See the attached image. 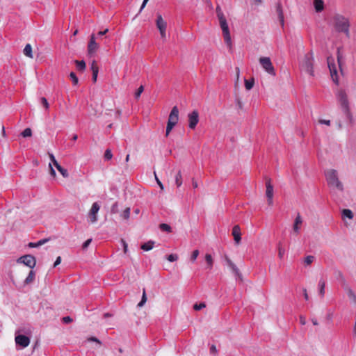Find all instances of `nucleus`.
<instances>
[{"instance_id": "1", "label": "nucleus", "mask_w": 356, "mask_h": 356, "mask_svg": "<svg viewBox=\"0 0 356 356\" xmlns=\"http://www.w3.org/2000/svg\"><path fill=\"white\" fill-rule=\"evenodd\" d=\"M331 23L335 32L343 33L346 38H350V23L348 17L337 13L332 17Z\"/></svg>"}, {"instance_id": "2", "label": "nucleus", "mask_w": 356, "mask_h": 356, "mask_svg": "<svg viewBox=\"0 0 356 356\" xmlns=\"http://www.w3.org/2000/svg\"><path fill=\"white\" fill-rule=\"evenodd\" d=\"M216 11L222 31L225 42L230 48L232 47V39L226 18L220 6H217Z\"/></svg>"}, {"instance_id": "3", "label": "nucleus", "mask_w": 356, "mask_h": 356, "mask_svg": "<svg viewBox=\"0 0 356 356\" xmlns=\"http://www.w3.org/2000/svg\"><path fill=\"white\" fill-rule=\"evenodd\" d=\"M336 98L339 103L342 111L346 115L347 118L352 122L353 115L350 111L349 102L348 99V95L345 90L340 89L338 90L335 94Z\"/></svg>"}, {"instance_id": "4", "label": "nucleus", "mask_w": 356, "mask_h": 356, "mask_svg": "<svg viewBox=\"0 0 356 356\" xmlns=\"http://www.w3.org/2000/svg\"><path fill=\"white\" fill-rule=\"evenodd\" d=\"M325 175L327 184L330 187L338 189L340 191H343V186L339 181L338 177V173L336 170L330 169L325 171Z\"/></svg>"}, {"instance_id": "5", "label": "nucleus", "mask_w": 356, "mask_h": 356, "mask_svg": "<svg viewBox=\"0 0 356 356\" xmlns=\"http://www.w3.org/2000/svg\"><path fill=\"white\" fill-rule=\"evenodd\" d=\"M259 63L264 70L268 74L272 76L276 75L275 68L269 57H261L259 58Z\"/></svg>"}, {"instance_id": "6", "label": "nucleus", "mask_w": 356, "mask_h": 356, "mask_svg": "<svg viewBox=\"0 0 356 356\" xmlns=\"http://www.w3.org/2000/svg\"><path fill=\"white\" fill-rule=\"evenodd\" d=\"M17 262L19 264H23L31 268H33L36 265L35 258L31 254H26L20 257L17 260Z\"/></svg>"}, {"instance_id": "7", "label": "nucleus", "mask_w": 356, "mask_h": 356, "mask_svg": "<svg viewBox=\"0 0 356 356\" xmlns=\"http://www.w3.org/2000/svg\"><path fill=\"white\" fill-rule=\"evenodd\" d=\"M302 67L310 75H313V56L312 54H307L302 62Z\"/></svg>"}, {"instance_id": "8", "label": "nucleus", "mask_w": 356, "mask_h": 356, "mask_svg": "<svg viewBox=\"0 0 356 356\" xmlns=\"http://www.w3.org/2000/svg\"><path fill=\"white\" fill-rule=\"evenodd\" d=\"M100 209V205L98 202H94L88 212V219L91 223H95L98 220V212Z\"/></svg>"}, {"instance_id": "9", "label": "nucleus", "mask_w": 356, "mask_h": 356, "mask_svg": "<svg viewBox=\"0 0 356 356\" xmlns=\"http://www.w3.org/2000/svg\"><path fill=\"white\" fill-rule=\"evenodd\" d=\"M327 65H328V67H329V70L330 72V75L332 79V81L335 83L338 84L339 81H338L337 66H336V65L334 62V59L332 58H331V57L327 58Z\"/></svg>"}, {"instance_id": "10", "label": "nucleus", "mask_w": 356, "mask_h": 356, "mask_svg": "<svg viewBox=\"0 0 356 356\" xmlns=\"http://www.w3.org/2000/svg\"><path fill=\"white\" fill-rule=\"evenodd\" d=\"M156 26H157L158 29L159 30L161 38L165 39L167 24H166L165 21L163 20V19L161 15H157V19H156Z\"/></svg>"}, {"instance_id": "11", "label": "nucleus", "mask_w": 356, "mask_h": 356, "mask_svg": "<svg viewBox=\"0 0 356 356\" xmlns=\"http://www.w3.org/2000/svg\"><path fill=\"white\" fill-rule=\"evenodd\" d=\"M303 222V219L300 214L298 213L294 220L291 234L298 236L300 233L301 227Z\"/></svg>"}, {"instance_id": "12", "label": "nucleus", "mask_w": 356, "mask_h": 356, "mask_svg": "<svg viewBox=\"0 0 356 356\" xmlns=\"http://www.w3.org/2000/svg\"><path fill=\"white\" fill-rule=\"evenodd\" d=\"M188 127L190 129H193L197 126L199 122V114L197 111H193L188 114Z\"/></svg>"}, {"instance_id": "13", "label": "nucleus", "mask_w": 356, "mask_h": 356, "mask_svg": "<svg viewBox=\"0 0 356 356\" xmlns=\"http://www.w3.org/2000/svg\"><path fill=\"white\" fill-rule=\"evenodd\" d=\"M15 341L17 345L20 346L23 348L27 347L30 343L29 337L23 334L15 336Z\"/></svg>"}, {"instance_id": "14", "label": "nucleus", "mask_w": 356, "mask_h": 356, "mask_svg": "<svg viewBox=\"0 0 356 356\" xmlns=\"http://www.w3.org/2000/svg\"><path fill=\"white\" fill-rule=\"evenodd\" d=\"M266 195L267 197L268 204L270 206H272L273 204V186H272V184L270 183V180H268L266 182Z\"/></svg>"}, {"instance_id": "15", "label": "nucleus", "mask_w": 356, "mask_h": 356, "mask_svg": "<svg viewBox=\"0 0 356 356\" xmlns=\"http://www.w3.org/2000/svg\"><path fill=\"white\" fill-rule=\"evenodd\" d=\"M179 120V109L175 106L169 115L168 122L176 125Z\"/></svg>"}, {"instance_id": "16", "label": "nucleus", "mask_w": 356, "mask_h": 356, "mask_svg": "<svg viewBox=\"0 0 356 356\" xmlns=\"http://www.w3.org/2000/svg\"><path fill=\"white\" fill-rule=\"evenodd\" d=\"M98 49V44L95 41V35L92 34L90 36V40L88 45V51L90 55L95 54V52Z\"/></svg>"}, {"instance_id": "17", "label": "nucleus", "mask_w": 356, "mask_h": 356, "mask_svg": "<svg viewBox=\"0 0 356 356\" xmlns=\"http://www.w3.org/2000/svg\"><path fill=\"white\" fill-rule=\"evenodd\" d=\"M232 235L234 236V239L236 243L238 244L241 240V229L238 225L234 226L232 229Z\"/></svg>"}, {"instance_id": "18", "label": "nucleus", "mask_w": 356, "mask_h": 356, "mask_svg": "<svg viewBox=\"0 0 356 356\" xmlns=\"http://www.w3.org/2000/svg\"><path fill=\"white\" fill-rule=\"evenodd\" d=\"M277 13L278 15V18H279L280 24L283 27L284 25V17L282 8V6H280V4H278L277 6Z\"/></svg>"}, {"instance_id": "19", "label": "nucleus", "mask_w": 356, "mask_h": 356, "mask_svg": "<svg viewBox=\"0 0 356 356\" xmlns=\"http://www.w3.org/2000/svg\"><path fill=\"white\" fill-rule=\"evenodd\" d=\"M314 6L316 12H321L324 8V2L322 0H314Z\"/></svg>"}, {"instance_id": "20", "label": "nucleus", "mask_w": 356, "mask_h": 356, "mask_svg": "<svg viewBox=\"0 0 356 356\" xmlns=\"http://www.w3.org/2000/svg\"><path fill=\"white\" fill-rule=\"evenodd\" d=\"M325 282L323 279H321L318 282V293L321 297L325 296Z\"/></svg>"}, {"instance_id": "21", "label": "nucleus", "mask_w": 356, "mask_h": 356, "mask_svg": "<svg viewBox=\"0 0 356 356\" xmlns=\"http://www.w3.org/2000/svg\"><path fill=\"white\" fill-rule=\"evenodd\" d=\"M35 271L31 270L24 280V284H29L33 282L35 280Z\"/></svg>"}, {"instance_id": "22", "label": "nucleus", "mask_w": 356, "mask_h": 356, "mask_svg": "<svg viewBox=\"0 0 356 356\" xmlns=\"http://www.w3.org/2000/svg\"><path fill=\"white\" fill-rule=\"evenodd\" d=\"M227 264L229 266V268L232 270L233 273L236 275L239 276L240 272H239L238 268L236 267V266L230 259H227Z\"/></svg>"}, {"instance_id": "23", "label": "nucleus", "mask_w": 356, "mask_h": 356, "mask_svg": "<svg viewBox=\"0 0 356 356\" xmlns=\"http://www.w3.org/2000/svg\"><path fill=\"white\" fill-rule=\"evenodd\" d=\"M154 241H149L141 245V249L143 250L144 251H149L154 248Z\"/></svg>"}, {"instance_id": "24", "label": "nucleus", "mask_w": 356, "mask_h": 356, "mask_svg": "<svg viewBox=\"0 0 356 356\" xmlns=\"http://www.w3.org/2000/svg\"><path fill=\"white\" fill-rule=\"evenodd\" d=\"M24 54L29 58H32L33 57L32 54V47L30 44H27L24 49Z\"/></svg>"}, {"instance_id": "25", "label": "nucleus", "mask_w": 356, "mask_h": 356, "mask_svg": "<svg viewBox=\"0 0 356 356\" xmlns=\"http://www.w3.org/2000/svg\"><path fill=\"white\" fill-rule=\"evenodd\" d=\"M205 261L207 264V268L211 270L213 267V259L212 258V256L210 254H206Z\"/></svg>"}, {"instance_id": "26", "label": "nucleus", "mask_w": 356, "mask_h": 356, "mask_svg": "<svg viewBox=\"0 0 356 356\" xmlns=\"http://www.w3.org/2000/svg\"><path fill=\"white\" fill-rule=\"evenodd\" d=\"M47 241H49V238L41 239L36 243H33V242L29 243V246L30 248H38L42 245H44Z\"/></svg>"}, {"instance_id": "27", "label": "nucleus", "mask_w": 356, "mask_h": 356, "mask_svg": "<svg viewBox=\"0 0 356 356\" xmlns=\"http://www.w3.org/2000/svg\"><path fill=\"white\" fill-rule=\"evenodd\" d=\"M56 169L58 170V172L62 175V176L65 178H67L69 177V173L67 170L63 168L59 163L56 164V166H55Z\"/></svg>"}, {"instance_id": "28", "label": "nucleus", "mask_w": 356, "mask_h": 356, "mask_svg": "<svg viewBox=\"0 0 356 356\" xmlns=\"http://www.w3.org/2000/svg\"><path fill=\"white\" fill-rule=\"evenodd\" d=\"M342 216L343 218H348L349 219H352L353 218V213L351 210L348 209H345L342 211Z\"/></svg>"}, {"instance_id": "29", "label": "nucleus", "mask_w": 356, "mask_h": 356, "mask_svg": "<svg viewBox=\"0 0 356 356\" xmlns=\"http://www.w3.org/2000/svg\"><path fill=\"white\" fill-rule=\"evenodd\" d=\"M254 84V79H251L249 80L245 79V87L246 90H251L253 88Z\"/></svg>"}, {"instance_id": "30", "label": "nucleus", "mask_w": 356, "mask_h": 356, "mask_svg": "<svg viewBox=\"0 0 356 356\" xmlns=\"http://www.w3.org/2000/svg\"><path fill=\"white\" fill-rule=\"evenodd\" d=\"M175 184L177 187H179L182 184V176L180 171H179L175 175Z\"/></svg>"}, {"instance_id": "31", "label": "nucleus", "mask_w": 356, "mask_h": 356, "mask_svg": "<svg viewBox=\"0 0 356 356\" xmlns=\"http://www.w3.org/2000/svg\"><path fill=\"white\" fill-rule=\"evenodd\" d=\"M75 63L76 65L77 70L80 71H83L86 69V63L83 60H75Z\"/></svg>"}, {"instance_id": "32", "label": "nucleus", "mask_w": 356, "mask_h": 356, "mask_svg": "<svg viewBox=\"0 0 356 356\" xmlns=\"http://www.w3.org/2000/svg\"><path fill=\"white\" fill-rule=\"evenodd\" d=\"M159 227L163 232H171V231H172L171 227L169 225L165 224V223H161L159 225Z\"/></svg>"}, {"instance_id": "33", "label": "nucleus", "mask_w": 356, "mask_h": 356, "mask_svg": "<svg viewBox=\"0 0 356 356\" xmlns=\"http://www.w3.org/2000/svg\"><path fill=\"white\" fill-rule=\"evenodd\" d=\"M70 78L71 79L72 81V83L73 85L76 86L78 84V82H79V79L76 75V74L73 72H72L70 74Z\"/></svg>"}, {"instance_id": "34", "label": "nucleus", "mask_w": 356, "mask_h": 356, "mask_svg": "<svg viewBox=\"0 0 356 356\" xmlns=\"http://www.w3.org/2000/svg\"><path fill=\"white\" fill-rule=\"evenodd\" d=\"M21 135L26 138V137H30L32 135V131L30 128H26L22 133Z\"/></svg>"}, {"instance_id": "35", "label": "nucleus", "mask_w": 356, "mask_h": 356, "mask_svg": "<svg viewBox=\"0 0 356 356\" xmlns=\"http://www.w3.org/2000/svg\"><path fill=\"white\" fill-rule=\"evenodd\" d=\"M314 257L312 255H308L305 258L304 263L305 265H309L314 261Z\"/></svg>"}, {"instance_id": "36", "label": "nucleus", "mask_w": 356, "mask_h": 356, "mask_svg": "<svg viewBox=\"0 0 356 356\" xmlns=\"http://www.w3.org/2000/svg\"><path fill=\"white\" fill-rule=\"evenodd\" d=\"M146 301H147V297H146V294H145V291L144 290L141 300L138 304V307H143L145 305V303L146 302Z\"/></svg>"}, {"instance_id": "37", "label": "nucleus", "mask_w": 356, "mask_h": 356, "mask_svg": "<svg viewBox=\"0 0 356 356\" xmlns=\"http://www.w3.org/2000/svg\"><path fill=\"white\" fill-rule=\"evenodd\" d=\"M198 255H199V250H194L192 252V254L191 256V262L194 263L196 261Z\"/></svg>"}, {"instance_id": "38", "label": "nucleus", "mask_w": 356, "mask_h": 356, "mask_svg": "<svg viewBox=\"0 0 356 356\" xmlns=\"http://www.w3.org/2000/svg\"><path fill=\"white\" fill-rule=\"evenodd\" d=\"M285 253V250L284 248L280 245L279 244V246H278V256L280 259H282L284 256Z\"/></svg>"}, {"instance_id": "39", "label": "nucleus", "mask_w": 356, "mask_h": 356, "mask_svg": "<svg viewBox=\"0 0 356 356\" xmlns=\"http://www.w3.org/2000/svg\"><path fill=\"white\" fill-rule=\"evenodd\" d=\"M167 259L170 262H173L178 259V256L176 254H170L168 256Z\"/></svg>"}, {"instance_id": "40", "label": "nucleus", "mask_w": 356, "mask_h": 356, "mask_svg": "<svg viewBox=\"0 0 356 356\" xmlns=\"http://www.w3.org/2000/svg\"><path fill=\"white\" fill-rule=\"evenodd\" d=\"M113 157V154L110 149H106L104 154V158L106 160H111Z\"/></svg>"}, {"instance_id": "41", "label": "nucleus", "mask_w": 356, "mask_h": 356, "mask_svg": "<svg viewBox=\"0 0 356 356\" xmlns=\"http://www.w3.org/2000/svg\"><path fill=\"white\" fill-rule=\"evenodd\" d=\"M206 307V305L203 302L202 303H200V304H195L193 305V309L196 311H199L203 308H204Z\"/></svg>"}, {"instance_id": "42", "label": "nucleus", "mask_w": 356, "mask_h": 356, "mask_svg": "<svg viewBox=\"0 0 356 356\" xmlns=\"http://www.w3.org/2000/svg\"><path fill=\"white\" fill-rule=\"evenodd\" d=\"M49 159L51 161V164H53L54 166H56V164H58V161H56L54 155L52 153L49 152L48 153Z\"/></svg>"}, {"instance_id": "43", "label": "nucleus", "mask_w": 356, "mask_h": 356, "mask_svg": "<svg viewBox=\"0 0 356 356\" xmlns=\"http://www.w3.org/2000/svg\"><path fill=\"white\" fill-rule=\"evenodd\" d=\"M175 125L172 124H170V123H167V127H166V133H165V136H168L169 135V134L170 133L171 130L173 129V127H175Z\"/></svg>"}, {"instance_id": "44", "label": "nucleus", "mask_w": 356, "mask_h": 356, "mask_svg": "<svg viewBox=\"0 0 356 356\" xmlns=\"http://www.w3.org/2000/svg\"><path fill=\"white\" fill-rule=\"evenodd\" d=\"M143 90H144V88H143V86H140L138 88L137 91H136V93H135V97H136V98H138V97H140V96L141 93L143 92Z\"/></svg>"}, {"instance_id": "45", "label": "nucleus", "mask_w": 356, "mask_h": 356, "mask_svg": "<svg viewBox=\"0 0 356 356\" xmlns=\"http://www.w3.org/2000/svg\"><path fill=\"white\" fill-rule=\"evenodd\" d=\"M41 104L45 107L46 109L49 108V103L45 97H42L40 99Z\"/></svg>"}, {"instance_id": "46", "label": "nucleus", "mask_w": 356, "mask_h": 356, "mask_svg": "<svg viewBox=\"0 0 356 356\" xmlns=\"http://www.w3.org/2000/svg\"><path fill=\"white\" fill-rule=\"evenodd\" d=\"M121 243H122V246H123L124 253V254H127V252H128V245H127V243H126V241L124 239L121 240Z\"/></svg>"}, {"instance_id": "47", "label": "nucleus", "mask_w": 356, "mask_h": 356, "mask_svg": "<svg viewBox=\"0 0 356 356\" xmlns=\"http://www.w3.org/2000/svg\"><path fill=\"white\" fill-rule=\"evenodd\" d=\"M210 353L213 355H216L217 353H218V350H217V348H216V346L215 345H211V347H210Z\"/></svg>"}, {"instance_id": "48", "label": "nucleus", "mask_w": 356, "mask_h": 356, "mask_svg": "<svg viewBox=\"0 0 356 356\" xmlns=\"http://www.w3.org/2000/svg\"><path fill=\"white\" fill-rule=\"evenodd\" d=\"M348 296L350 299H352L355 302H356V296L352 290L348 291Z\"/></svg>"}, {"instance_id": "49", "label": "nucleus", "mask_w": 356, "mask_h": 356, "mask_svg": "<svg viewBox=\"0 0 356 356\" xmlns=\"http://www.w3.org/2000/svg\"><path fill=\"white\" fill-rule=\"evenodd\" d=\"M90 68L92 72H94V70L99 71L98 66L95 60L92 62Z\"/></svg>"}, {"instance_id": "50", "label": "nucleus", "mask_w": 356, "mask_h": 356, "mask_svg": "<svg viewBox=\"0 0 356 356\" xmlns=\"http://www.w3.org/2000/svg\"><path fill=\"white\" fill-rule=\"evenodd\" d=\"M49 168L50 169V174H51V175L54 177L56 176V171L54 169L51 163H49Z\"/></svg>"}, {"instance_id": "51", "label": "nucleus", "mask_w": 356, "mask_h": 356, "mask_svg": "<svg viewBox=\"0 0 356 356\" xmlns=\"http://www.w3.org/2000/svg\"><path fill=\"white\" fill-rule=\"evenodd\" d=\"M88 341H94V342H96V343H98V344H99V345L102 343H101V341H100L97 338H96V337H91L88 338Z\"/></svg>"}, {"instance_id": "52", "label": "nucleus", "mask_w": 356, "mask_h": 356, "mask_svg": "<svg viewBox=\"0 0 356 356\" xmlns=\"http://www.w3.org/2000/svg\"><path fill=\"white\" fill-rule=\"evenodd\" d=\"M72 321V319L70 316H65L63 318V322L65 323H70Z\"/></svg>"}, {"instance_id": "53", "label": "nucleus", "mask_w": 356, "mask_h": 356, "mask_svg": "<svg viewBox=\"0 0 356 356\" xmlns=\"http://www.w3.org/2000/svg\"><path fill=\"white\" fill-rule=\"evenodd\" d=\"M319 123L321 124L330 125V120H320Z\"/></svg>"}, {"instance_id": "54", "label": "nucleus", "mask_w": 356, "mask_h": 356, "mask_svg": "<svg viewBox=\"0 0 356 356\" xmlns=\"http://www.w3.org/2000/svg\"><path fill=\"white\" fill-rule=\"evenodd\" d=\"M124 215L125 218H129V215H130V209L129 208H127L125 209V211H124Z\"/></svg>"}, {"instance_id": "55", "label": "nucleus", "mask_w": 356, "mask_h": 356, "mask_svg": "<svg viewBox=\"0 0 356 356\" xmlns=\"http://www.w3.org/2000/svg\"><path fill=\"white\" fill-rule=\"evenodd\" d=\"M98 72L99 71H96V70H94V72H92V81L94 82H96V81H97V75H98Z\"/></svg>"}, {"instance_id": "56", "label": "nucleus", "mask_w": 356, "mask_h": 356, "mask_svg": "<svg viewBox=\"0 0 356 356\" xmlns=\"http://www.w3.org/2000/svg\"><path fill=\"white\" fill-rule=\"evenodd\" d=\"M91 241H92V239H91V238L86 240V241L83 243V248H86L90 245V243H91Z\"/></svg>"}, {"instance_id": "57", "label": "nucleus", "mask_w": 356, "mask_h": 356, "mask_svg": "<svg viewBox=\"0 0 356 356\" xmlns=\"http://www.w3.org/2000/svg\"><path fill=\"white\" fill-rule=\"evenodd\" d=\"M61 262V257H58L54 264V267H56L58 265H59Z\"/></svg>"}, {"instance_id": "58", "label": "nucleus", "mask_w": 356, "mask_h": 356, "mask_svg": "<svg viewBox=\"0 0 356 356\" xmlns=\"http://www.w3.org/2000/svg\"><path fill=\"white\" fill-rule=\"evenodd\" d=\"M108 31V29H106L104 31H99V32H98V35H100V36L104 35H105Z\"/></svg>"}, {"instance_id": "59", "label": "nucleus", "mask_w": 356, "mask_h": 356, "mask_svg": "<svg viewBox=\"0 0 356 356\" xmlns=\"http://www.w3.org/2000/svg\"><path fill=\"white\" fill-rule=\"evenodd\" d=\"M156 182H157L158 185L161 188V189L163 190V184L160 181V180L156 177Z\"/></svg>"}, {"instance_id": "60", "label": "nucleus", "mask_w": 356, "mask_h": 356, "mask_svg": "<svg viewBox=\"0 0 356 356\" xmlns=\"http://www.w3.org/2000/svg\"><path fill=\"white\" fill-rule=\"evenodd\" d=\"M303 295H304V298L306 300H307L309 299V296H308V294H307V290L305 289H303Z\"/></svg>"}, {"instance_id": "61", "label": "nucleus", "mask_w": 356, "mask_h": 356, "mask_svg": "<svg viewBox=\"0 0 356 356\" xmlns=\"http://www.w3.org/2000/svg\"><path fill=\"white\" fill-rule=\"evenodd\" d=\"M253 2L255 5L259 6L261 3V0H253Z\"/></svg>"}, {"instance_id": "62", "label": "nucleus", "mask_w": 356, "mask_h": 356, "mask_svg": "<svg viewBox=\"0 0 356 356\" xmlns=\"http://www.w3.org/2000/svg\"><path fill=\"white\" fill-rule=\"evenodd\" d=\"M305 323H306V321H305V318H303V317H300V323H301L302 325H305Z\"/></svg>"}, {"instance_id": "63", "label": "nucleus", "mask_w": 356, "mask_h": 356, "mask_svg": "<svg viewBox=\"0 0 356 356\" xmlns=\"http://www.w3.org/2000/svg\"><path fill=\"white\" fill-rule=\"evenodd\" d=\"M353 334L356 336V319H355V325H354V327H353Z\"/></svg>"}, {"instance_id": "64", "label": "nucleus", "mask_w": 356, "mask_h": 356, "mask_svg": "<svg viewBox=\"0 0 356 356\" xmlns=\"http://www.w3.org/2000/svg\"><path fill=\"white\" fill-rule=\"evenodd\" d=\"M193 186L195 188H197V181H195L193 180Z\"/></svg>"}]
</instances>
